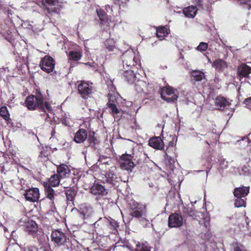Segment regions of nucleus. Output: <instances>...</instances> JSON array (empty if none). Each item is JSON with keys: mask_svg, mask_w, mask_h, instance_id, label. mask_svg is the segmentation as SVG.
I'll return each mask as SVG.
<instances>
[{"mask_svg": "<svg viewBox=\"0 0 251 251\" xmlns=\"http://www.w3.org/2000/svg\"><path fill=\"white\" fill-rule=\"evenodd\" d=\"M241 3L248 6V9L251 7V0H239Z\"/></svg>", "mask_w": 251, "mask_h": 251, "instance_id": "49", "label": "nucleus"}, {"mask_svg": "<svg viewBox=\"0 0 251 251\" xmlns=\"http://www.w3.org/2000/svg\"><path fill=\"white\" fill-rule=\"evenodd\" d=\"M40 66L42 70L47 73L52 71L54 67V62L53 58L50 56H45L40 62Z\"/></svg>", "mask_w": 251, "mask_h": 251, "instance_id": "9", "label": "nucleus"}, {"mask_svg": "<svg viewBox=\"0 0 251 251\" xmlns=\"http://www.w3.org/2000/svg\"><path fill=\"white\" fill-rule=\"evenodd\" d=\"M140 207H139V204L135 201H132L131 202L129 203V212L131 211V210L140 209Z\"/></svg>", "mask_w": 251, "mask_h": 251, "instance_id": "41", "label": "nucleus"}, {"mask_svg": "<svg viewBox=\"0 0 251 251\" xmlns=\"http://www.w3.org/2000/svg\"><path fill=\"white\" fill-rule=\"evenodd\" d=\"M39 158H40L41 159L43 158H44V160H45L46 159H47L48 158V154L43 151H41L40 152V155H39Z\"/></svg>", "mask_w": 251, "mask_h": 251, "instance_id": "51", "label": "nucleus"}, {"mask_svg": "<svg viewBox=\"0 0 251 251\" xmlns=\"http://www.w3.org/2000/svg\"><path fill=\"white\" fill-rule=\"evenodd\" d=\"M51 236L52 241L57 246H60L63 244V233L61 230H53Z\"/></svg>", "mask_w": 251, "mask_h": 251, "instance_id": "20", "label": "nucleus"}, {"mask_svg": "<svg viewBox=\"0 0 251 251\" xmlns=\"http://www.w3.org/2000/svg\"><path fill=\"white\" fill-rule=\"evenodd\" d=\"M116 170L115 167H111L108 171H107L105 174V180L103 181L102 182L107 183L115 185V183L119 182L121 179L120 177H117L115 171Z\"/></svg>", "mask_w": 251, "mask_h": 251, "instance_id": "10", "label": "nucleus"}, {"mask_svg": "<svg viewBox=\"0 0 251 251\" xmlns=\"http://www.w3.org/2000/svg\"><path fill=\"white\" fill-rule=\"evenodd\" d=\"M237 74L240 80L243 78L250 79V75L251 74V67L245 63H242L238 67Z\"/></svg>", "mask_w": 251, "mask_h": 251, "instance_id": "11", "label": "nucleus"}, {"mask_svg": "<svg viewBox=\"0 0 251 251\" xmlns=\"http://www.w3.org/2000/svg\"><path fill=\"white\" fill-rule=\"evenodd\" d=\"M113 3L115 5H119V6H120V0H113Z\"/></svg>", "mask_w": 251, "mask_h": 251, "instance_id": "54", "label": "nucleus"}, {"mask_svg": "<svg viewBox=\"0 0 251 251\" xmlns=\"http://www.w3.org/2000/svg\"><path fill=\"white\" fill-rule=\"evenodd\" d=\"M5 170V167L4 165L1 164L0 165V171L2 173H5L4 171Z\"/></svg>", "mask_w": 251, "mask_h": 251, "instance_id": "52", "label": "nucleus"}, {"mask_svg": "<svg viewBox=\"0 0 251 251\" xmlns=\"http://www.w3.org/2000/svg\"><path fill=\"white\" fill-rule=\"evenodd\" d=\"M147 86H148V88H150V89L148 91H146V90H144L143 88H142L141 90V92H143L144 93L146 94V95H149V94L154 93V89L153 88H152L151 85L148 84Z\"/></svg>", "mask_w": 251, "mask_h": 251, "instance_id": "44", "label": "nucleus"}, {"mask_svg": "<svg viewBox=\"0 0 251 251\" xmlns=\"http://www.w3.org/2000/svg\"><path fill=\"white\" fill-rule=\"evenodd\" d=\"M47 117L46 118V121H50V120L51 119V118L50 117V116H49L48 114H47Z\"/></svg>", "mask_w": 251, "mask_h": 251, "instance_id": "56", "label": "nucleus"}, {"mask_svg": "<svg viewBox=\"0 0 251 251\" xmlns=\"http://www.w3.org/2000/svg\"><path fill=\"white\" fill-rule=\"evenodd\" d=\"M60 182V177L58 175H52L49 179L48 182H44L43 186L45 188L46 195L48 198L52 200L54 197V191L51 186L56 187Z\"/></svg>", "mask_w": 251, "mask_h": 251, "instance_id": "2", "label": "nucleus"}, {"mask_svg": "<svg viewBox=\"0 0 251 251\" xmlns=\"http://www.w3.org/2000/svg\"><path fill=\"white\" fill-rule=\"evenodd\" d=\"M123 62L124 66L126 67H132L136 65L137 63L135 61V55L132 53H125L123 55Z\"/></svg>", "mask_w": 251, "mask_h": 251, "instance_id": "17", "label": "nucleus"}, {"mask_svg": "<svg viewBox=\"0 0 251 251\" xmlns=\"http://www.w3.org/2000/svg\"><path fill=\"white\" fill-rule=\"evenodd\" d=\"M244 103L249 109H251V97L246 99L244 101Z\"/></svg>", "mask_w": 251, "mask_h": 251, "instance_id": "47", "label": "nucleus"}, {"mask_svg": "<svg viewBox=\"0 0 251 251\" xmlns=\"http://www.w3.org/2000/svg\"><path fill=\"white\" fill-rule=\"evenodd\" d=\"M108 89L109 92L108 94L111 93L112 94L113 96H115L116 92V87L112 83L108 86Z\"/></svg>", "mask_w": 251, "mask_h": 251, "instance_id": "42", "label": "nucleus"}, {"mask_svg": "<svg viewBox=\"0 0 251 251\" xmlns=\"http://www.w3.org/2000/svg\"><path fill=\"white\" fill-rule=\"evenodd\" d=\"M87 130L80 128L75 133L74 141L77 143H82L87 139Z\"/></svg>", "mask_w": 251, "mask_h": 251, "instance_id": "22", "label": "nucleus"}, {"mask_svg": "<svg viewBox=\"0 0 251 251\" xmlns=\"http://www.w3.org/2000/svg\"><path fill=\"white\" fill-rule=\"evenodd\" d=\"M37 229V225L33 221L28 223L26 226L25 231L30 234H33L36 231Z\"/></svg>", "mask_w": 251, "mask_h": 251, "instance_id": "30", "label": "nucleus"}, {"mask_svg": "<svg viewBox=\"0 0 251 251\" xmlns=\"http://www.w3.org/2000/svg\"><path fill=\"white\" fill-rule=\"evenodd\" d=\"M242 171L244 172V175H248L251 173V170L248 166H244L242 167Z\"/></svg>", "mask_w": 251, "mask_h": 251, "instance_id": "48", "label": "nucleus"}, {"mask_svg": "<svg viewBox=\"0 0 251 251\" xmlns=\"http://www.w3.org/2000/svg\"><path fill=\"white\" fill-rule=\"evenodd\" d=\"M45 109H46L49 112H50L52 110L51 106H50V104L48 102H45L44 103V108H40V109L44 113H46Z\"/></svg>", "mask_w": 251, "mask_h": 251, "instance_id": "43", "label": "nucleus"}, {"mask_svg": "<svg viewBox=\"0 0 251 251\" xmlns=\"http://www.w3.org/2000/svg\"><path fill=\"white\" fill-rule=\"evenodd\" d=\"M108 101L106 103L107 107L109 109L110 113L114 117V119H120L118 116L120 113V110L118 109L116 103L117 100L115 96H113L112 94H108Z\"/></svg>", "mask_w": 251, "mask_h": 251, "instance_id": "6", "label": "nucleus"}, {"mask_svg": "<svg viewBox=\"0 0 251 251\" xmlns=\"http://www.w3.org/2000/svg\"><path fill=\"white\" fill-rule=\"evenodd\" d=\"M42 7L48 13H59L61 7L59 4L58 0H41Z\"/></svg>", "mask_w": 251, "mask_h": 251, "instance_id": "3", "label": "nucleus"}, {"mask_svg": "<svg viewBox=\"0 0 251 251\" xmlns=\"http://www.w3.org/2000/svg\"><path fill=\"white\" fill-rule=\"evenodd\" d=\"M246 198L238 197L236 198L234 201V205L236 207H246Z\"/></svg>", "mask_w": 251, "mask_h": 251, "instance_id": "33", "label": "nucleus"}, {"mask_svg": "<svg viewBox=\"0 0 251 251\" xmlns=\"http://www.w3.org/2000/svg\"><path fill=\"white\" fill-rule=\"evenodd\" d=\"M120 166L121 169L131 172L135 166L132 161V156L130 154H123L120 157Z\"/></svg>", "mask_w": 251, "mask_h": 251, "instance_id": "7", "label": "nucleus"}, {"mask_svg": "<svg viewBox=\"0 0 251 251\" xmlns=\"http://www.w3.org/2000/svg\"><path fill=\"white\" fill-rule=\"evenodd\" d=\"M160 95L163 100L169 102L176 101L178 97L175 94L174 89L170 86L163 87L161 89Z\"/></svg>", "mask_w": 251, "mask_h": 251, "instance_id": "4", "label": "nucleus"}, {"mask_svg": "<svg viewBox=\"0 0 251 251\" xmlns=\"http://www.w3.org/2000/svg\"><path fill=\"white\" fill-rule=\"evenodd\" d=\"M208 62L211 63V61L210 59H208Z\"/></svg>", "mask_w": 251, "mask_h": 251, "instance_id": "59", "label": "nucleus"}, {"mask_svg": "<svg viewBox=\"0 0 251 251\" xmlns=\"http://www.w3.org/2000/svg\"><path fill=\"white\" fill-rule=\"evenodd\" d=\"M212 66L218 72L222 73L228 68V64L222 59H217L213 62Z\"/></svg>", "mask_w": 251, "mask_h": 251, "instance_id": "16", "label": "nucleus"}, {"mask_svg": "<svg viewBox=\"0 0 251 251\" xmlns=\"http://www.w3.org/2000/svg\"><path fill=\"white\" fill-rule=\"evenodd\" d=\"M57 171L59 174L63 172V164L60 165L59 167L57 169Z\"/></svg>", "mask_w": 251, "mask_h": 251, "instance_id": "53", "label": "nucleus"}, {"mask_svg": "<svg viewBox=\"0 0 251 251\" xmlns=\"http://www.w3.org/2000/svg\"><path fill=\"white\" fill-rule=\"evenodd\" d=\"M81 54L79 52L70 51L69 53V59L72 61H77L80 59Z\"/></svg>", "mask_w": 251, "mask_h": 251, "instance_id": "32", "label": "nucleus"}, {"mask_svg": "<svg viewBox=\"0 0 251 251\" xmlns=\"http://www.w3.org/2000/svg\"><path fill=\"white\" fill-rule=\"evenodd\" d=\"M198 8L194 5L184 7L182 10V13L185 16L188 18H194L197 15Z\"/></svg>", "mask_w": 251, "mask_h": 251, "instance_id": "21", "label": "nucleus"}, {"mask_svg": "<svg viewBox=\"0 0 251 251\" xmlns=\"http://www.w3.org/2000/svg\"><path fill=\"white\" fill-rule=\"evenodd\" d=\"M250 192V187L242 186L235 188L234 190L233 195L235 198L241 197L246 198V197Z\"/></svg>", "mask_w": 251, "mask_h": 251, "instance_id": "19", "label": "nucleus"}, {"mask_svg": "<svg viewBox=\"0 0 251 251\" xmlns=\"http://www.w3.org/2000/svg\"><path fill=\"white\" fill-rule=\"evenodd\" d=\"M188 214L190 216L193 217V216L195 215V212L190 211L189 213H188Z\"/></svg>", "mask_w": 251, "mask_h": 251, "instance_id": "55", "label": "nucleus"}, {"mask_svg": "<svg viewBox=\"0 0 251 251\" xmlns=\"http://www.w3.org/2000/svg\"><path fill=\"white\" fill-rule=\"evenodd\" d=\"M63 124L64 125H67V124L66 123V120L65 119H64V122H63Z\"/></svg>", "mask_w": 251, "mask_h": 251, "instance_id": "57", "label": "nucleus"}, {"mask_svg": "<svg viewBox=\"0 0 251 251\" xmlns=\"http://www.w3.org/2000/svg\"><path fill=\"white\" fill-rule=\"evenodd\" d=\"M71 171L69 167L64 164V176H66V175H69Z\"/></svg>", "mask_w": 251, "mask_h": 251, "instance_id": "50", "label": "nucleus"}, {"mask_svg": "<svg viewBox=\"0 0 251 251\" xmlns=\"http://www.w3.org/2000/svg\"><path fill=\"white\" fill-rule=\"evenodd\" d=\"M39 191L37 188L29 189L25 194L26 200L32 202L37 201L39 198Z\"/></svg>", "mask_w": 251, "mask_h": 251, "instance_id": "13", "label": "nucleus"}, {"mask_svg": "<svg viewBox=\"0 0 251 251\" xmlns=\"http://www.w3.org/2000/svg\"><path fill=\"white\" fill-rule=\"evenodd\" d=\"M174 150H175V147L172 146L171 147H168L165 151V162L167 165H170V168L171 169L175 163L174 155L172 154H175V153L173 151L171 153L170 151H173Z\"/></svg>", "mask_w": 251, "mask_h": 251, "instance_id": "14", "label": "nucleus"}, {"mask_svg": "<svg viewBox=\"0 0 251 251\" xmlns=\"http://www.w3.org/2000/svg\"><path fill=\"white\" fill-rule=\"evenodd\" d=\"M169 33V29L166 26H160L156 28V36L160 40H163Z\"/></svg>", "mask_w": 251, "mask_h": 251, "instance_id": "26", "label": "nucleus"}, {"mask_svg": "<svg viewBox=\"0 0 251 251\" xmlns=\"http://www.w3.org/2000/svg\"><path fill=\"white\" fill-rule=\"evenodd\" d=\"M192 2L195 4L194 6H196V8H197V7H202V0H192Z\"/></svg>", "mask_w": 251, "mask_h": 251, "instance_id": "46", "label": "nucleus"}, {"mask_svg": "<svg viewBox=\"0 0 251 251\" xmlns=\"http://www.w3.org/2000/svg\"><path fill=\"white\" fill-rule=\"evenodd\" d=\"M207 48L208 44L206 43L201 42L199 45L197 47V49L199 51H203L207 50Z\"/></svg>", "mask_w": 251, "mask_h": 251, "instance_id": "40", "label": "nucleus"}, {"mask_svg": "<svg viewBox=\"0 0 251 251\" xmlns=\"http://www.w3.org/2000/svg\"><path fill=\"white\" fill-rule=\"evenodd\" d=\"M234 251H245L244 246L240 244L236 243L233 248Z\"/></svg>", "mask_w": 251, "mask_h": 251, "instance_id": "45", "label": "nucleus"}, {"mask_svg": "<svg viewBox=\"0 0 251 251\" xmlns=\"http://www.w3.org/2000/svg\"><path fill=\"white\" fill-rule=\"evenodd\" d=\"M138 154L139 158L137 159L136 158H137L138 155H136L134 160H136L137 164H139L142 163L144 162L143 159L145 158L146 154L145 153H142V152H139Z\"/></svg>", "mask_w": 251, "mask_h": 251, "instance_id": "39", "label": "nucleus"}, {"mask_svg": "<svg viewBox=\"0 0 251 251\" xmlns=\"http://www.w3.org/2000/svg\"><path fill=\"white\" fill-rule=\"evenodd\" d=\"M205 142H206L207 144L209 145V144L208 143V142L207 141H205Z\"/></svg>", "mask_w": 251, "mask_h": 251, "instance_id": "60", "label": "nucleus"}, {"mask_svg": "<svg viewBox=\"0 0 251 251\" xmlns=\"http://www.w3.org/2000/svg\"><path fill=\"white\" fill-rule=\"evenodd\" d=\"M191 80L192 81H200L204 77V73L199 70H193L190 73Z\"/></svg>", "mask_w": 251, "mask_h": 251, "instance_id": "27", "label": "nucleus"}, {"mask_svg": "<svg viewBox=\"0 0 251 251\" xmlns=\"http://www.w3.org/2000/svg\"><path fill=\"white\" fill-rule=\"evenodd\" d=\"M100 223V222H99V223H96L95 224V225H96L97 224V225H98V226H99V223Z\"/></svg>", "mask_w": 251, "mask_h": 251, "instance_id": "58", "label": "nucleus"}, {"mask_svg": "<svg viewBox=\"0 0 251 251\" xmlns=\"http://www.w3.org/2000/svg\"><path fill=\"white\" fill-rule=\"evenodd\" d=\"M106 49L110 51H112L115 48V43L112 39H107L105 42Z\"/></svg>", "mask_w": 251, "mask_h": 251, "instance_id": "34", "label": "nucleus"}, {"mask_svg": "<svg viewBox=\"0 0 251 251\" xmlns=\"http://www.w3.org/2000/svg\"><path fill=\"white\" fill-rule=\"evenodd\" d=\"M25 104L29 110H34L36 108H44L43 97L40 92H37L35 95H30L27 97Z\"/></svg>", "mask_w": 251, "mask_h": 251, "instance_id": "1", "label": "nucleus"}, {"mask_svg": "<svg viewBox=\"0 0 251 251\" xmlns=\"http://www.w3.org/2000/svg\"><path fill=\"white\" fill-rule=\"evenodd\" d=\"M88 141L89 143V146L96 148L95 146L97 144L98 140L94 136L89 135L88 137Z\"/></svg>", "mask_w": 251, "mask_h": 251, "instance_id": "38", "label": "nucleus"}, {"mask_svg": "<svg viewBox=\"0 0 251 251\" xmlns=\"http://www.w3.org/2000/svg\"><path fill=\"white\" fill-rule=\"evenodd\" d=\"M143 83L144 84H145V85H146V83H145V82H143Z\"/></svg>", "mask_w": 251, "mask_h": 251, "instance_id": "61", "label": "nucleus"}, {"mask_svg": "<svg viewBox=\"0 0 251 251\" xmlns=\"http://www.w3.org/2000/svg\"><path fill=\"white\" fill-rule=\"evenodd\" d=\"M76 194V191L73 188H70L66 190L65 194L67 206L72 207L74 205V200Z\"/></svg>", "mask_w": 251, "mask_h": 251, "instance_id": "18", "label": "nucleus"}, {"mask_svg": "<svg viewBox=\"0 0 251 251\" xmlns=\"http://www.w3.org/2000/svg\"><path fill=\"white\" fill-rule=\"evenodd\" d=\"M149 145L152 148L157 150H162L164 148V143L160 136H154L150 139Z\"/></svg>", "mask_w": 251, "mask_h": 251, "instance_id": "12", "label": "nucleus"}, {"mask_svg": "<svg viewBox=\"0 0 251 251\" xmlns=\"http://www.w3.org/2000/svg\"><path fill=\"white\" fill-rule=\"evenodd\" d=\"M97 13L100 21V25H105L106 24H108L107 15L103 10L100 9H97Z\"/></svg>", "mask_w": 251, "mask_h": 251, "instance_id": "29", "label": "nucleus"}, {"mask_svg": "<svg viewBox=\"0 0 251 251\" xmlns=\"http://www.w3.org/2000/svg\"><path fill=\"white\" fill-rule=\"evenodd\" d=\"M123 77L125 80L129 84L134 83L136 78L135 74L131 70L125 71Z\"/></svg>", "mask_w": 251, "mask_h": 251, "instance_id": "28", "label": "nucleus"}, {"mask_svg": "<svg viewBox=\"0 0 251 251\" xmlns=\"http://www.w3.org/2000/svg\"><path fill=\"white\" fill-rule=\"evenodd\" d=\"M0 115L5 120L9 119V114L6 107L3 106L0 109Z\"/></svg>", "mask_w": 251, "mask_h": 251, "instance_id": "36", "label": "nucleus"}, {"mask_svg": "<svg viewBox=\"0 0 251 251\" xmlns=\"http://www.w3.org/2000/svg\"><path fill=\"white\" fill-rule=\"evenodd\" d=\"M182 225L183 217L180 214L175 212L169 215L168 221L169 227H179Z\"/></svg>", "mask_w": 251, "mask_h": 251, "instance_id": "8", "label": "nucleus"}, {"mask_svg": "<svg viewBox=\"0 0 251 251\" xmlns=\"http://www.w3.org/2000/svg\"><path fill=\"white\" fill-rule=\"evenodd\" d=\"M129 214L132 217L139 218L142 217L143 213L141 210V208H140V209L131 210V211L129 212Z\"/></svg>", "mask_w": 251, "mask_h": 251, "instance_id": "35", "label": "nucleus"}, {"mask_svg": "<svg viewBox=\"0 0 251 251\" xmlns=\"http://www.w3.org/2000/svg\"><path fill=\"white\" fill-rule=\"evenodd\" d=\"M151 247L147 243L138 242L136 245L135 251H151Z\"/></svg>", "mask_w": 251, "mask_h": 251, "instance_id": "31", "label": "nucleus"}, {"mask_svg": "<svg viewBox=\"0 0 251 251\" xmlns=\"http://www.w3.org/2000/svg\"><path fill=\"white\" fill-rule=\"evenodd\" d=\"M80 216L83 219H87L91 217L93 214L92 207L90 206H84L79 210Z\"/></svg>", "mask_w": 251, "mask_h": 251, "instance_id": "25", "label": "nucleus"}, {"mask_svg": "<svg viewBox=\"0 0 251 251\" xmlns=\"http://www.w3.org/2000/svg\"><path fill=\"white\" fill-rule=\"evenodd\" d=\"M90 192L96 196L102 197L107 194L106 189L101 184H94L90 189Z\"/></svg>", "mask_w": 251, "mask_h": 251, "instance_id": "15", "label": "nucleus"}, {"mask_svg": "<svg viewBox=\"0 0 251 251\" xmlns=\"http://www.w3.org/2000/svg\"><path fill=\"white\" fill-rule=\"evenodd\" d=\"M229 104L227 100L221 96H217L215 99V105L219 107V109L223 110L226 106Z\"/></svg>", "mask_w": 251, "mask_h": 251, "instance_id": "24", "label": "nucleus"}, {"mask_svg": "<svg viewBox=\"0 0 251 251\" xmlns=\"http://www.w3.org/2000/svg\"><path fill=\"white\" fill-rule=\"evenodd\" d=\"M77 90L78 94L83 99L88 100L92 97V87L90 86L89 83L86 82L81 81L77 86Z\"/></svg>", "mask_w": 251, "mask_h": 251, "instance_id": "5", "label": "nucleus"}, {"mask_svg": "<svg viewBox=\"0 0 251 251\" xmlns=\"http://www.w3.org/2000/svg\"><path fill=\"white\" fill-rule=\"evenodd\" d=\"M105 224L107 226L109 233L115 234L118 232V228L119 226L115 220L113 219L111 220H106Z\"/></svg>", "mask_w": 251, "mask_h": 251, "instance_id": "23", "label": "nucleus"}, {"mask_svg": "<svg viewBox=\"0 0 251 251\" xmlns=\"http://www.w3.org/2000/svg\"><path fill=\"white\" fill-rule=\"evenodd\" d=\"M200 214L202 216H204L202 213H200ZM199 223L200 225H203L205 227V228H208L210 226L209 218L207 217H203L202 220L200 221Z\"/></svg>", "mask_w": 251, "mask_h": 251, "instance_id": "37", "label": "nucleus"}]
</instances>
